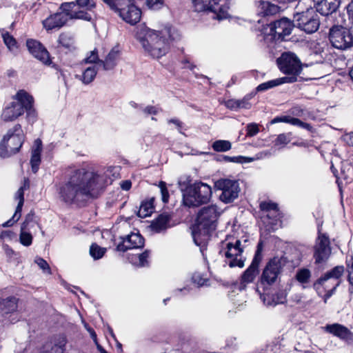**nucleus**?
Segmentation results:
<instances>
[{
    "mask_svg": "<svg viewBox=\"0 0 353 353\" xmlns=\"http://www.w3.org/2000/svg\"><path fill=\"white\" fill-rule=\"evenodd\" d=\"M120 167L110 166L105 170L89 171L70 168L59 188L61 199L68 203H77L92 196L119 175Z\"/></svg>",
    "mask_w": 353,
    "mask_h": 353,
    "instance_id": "nucleus-1",
    "label": "nucleus"
},
{
    "mask_svg": "<svg viewBox=\"0 0 353 353\" xmlns=\"http://www.w3.org/2000/svg\"><path fill=\"white\" fill-rule=\"evenodd\" d=\"M220 212L215 205L202 208L197 213L195 226L192 232L196 245L204 246L210 239L211 232L216 228Z\"/></svg>",
    "mask_w": 353,
    "mask_h": 353,
    "instance_id": "nucleus-2",
    "label": "nucleus"
},
{
    "mask_svg": "<svg viewBox=\"0 0 353 353\" xmlns=\"http://www.w3.org/2000/svg\"><path fill=\"white\" fill-rule=\"evenodd\" d=\"M136 38L144 52L152 58L159 59L168 52V40L159 31L141 26L137 28Z\"/></svg>",
    "mask_w": 353,
    "mask_h": 353,
    "instance_id": "nucleus-3",
    "label": "nucleus"
},
{
    "mask_svg": "<svg viewBox=\"0 0 353 353\" xmlns=\"http://www.w3.org/2000/svg\"><path fill=\"white\" fill-rule=\"evenodd\" d=\"M34 99L27 92L21 90L12 97L10 102L3 110L1 118L4 121H12L21 116L26 111L28 117L34 115L33 109Z\"/></svg>",
    "mask_w": 353,
    "mask_h": 353,
    "instance_id": "nucleus-4",
    "label": "nucleus"
},
{
    "mask_svg": "<svg viewBox=\"0 0 353 353\" xmlns=\"http://www.w3.org/2000/svg\"><path fill=\"white\" fill-rule=\"evenodd\" d=\"M25 134L20 124L9 129L0 143V157L8 158L17 153L24 142Z\"/></svg>",
    "mask_w": 353,
    "mask_h": 353,
    "instance_id": "nucleus-5",
    "label": "nucleus"
},
{
    "mask_svg": "<svg viewBox=\"0 0 353 353\" xmlns=\"http://www.w3.org/2000/svg\"><path fill=\"white\" fill-rule=\"evenodd\" d=\"M211 187L202 182H195L188 186L183 194V203L189 208L207 203L212 197Z\"/></svg>",
    "mask_w": 353,
    "mask_h": 353,
    "instance_id": "nucleus-6",
    "label": "nucleus"
},
{
    "mask_svg": "<svg viewBox=\"0 0 353 353\" xmlns=\"http://www.w3.org/2000/svg\"><path fill=\"white\" fill-rule=\"evenodd\" d=\"M103 1L126 23L134 25L140 21L141 11L134 4V0Z\"/></svg>",
    "mask_w": 353,
    "mask_h": 353,
    "instance_id": "nucleus-7",
    "label": "nucleus"
},
{
    "mask_svg": "<svg viewBox=\"0 0 353 353\" xmlns=\"http://www.w3.org/2000/svg\"><path fill=\"white\" fill-rule=\"evenodd\" d=\"M303 3L299 2L296 7V12L294 14V21L296 26L307 34L315 32L319 28V17L312 8H306L305 11H301Z\"/></svg>",
    "mask_w": 353,
    "mask_h": 353,
    "instance_id": "nucleus-8",
    "label": "nucleus"
},
{
    "mask_svg": "<svg viewBox=\"0 0 353 353\" xmlns=\"http://www.w3.org/2000/svg\"><path fill=\"white\" fill-rule=\"evenodd\" d=\"M344 271L343 266H336L330 272H327L324 276L319 278L314 283V288L319 294H321L323 291L326 292L325 294V302L330 298L337 286L339 285V279Z\"/></svg>",
    "mask_w": 353,
    "mask_h": 353,
    "instance_id": "nucleus-9",
    "label": "nucleus"
},
{
    "mask_svg": "<svg viewBox=\"0 0 353 353\" xmlns=\"http://www.w3.org/2000/svg\"><path fill=\"white\" fill-rule=\"evenodd\" d=\"M279 70L286 77L283 78L294 79V83L298 81V76L302 70V64L297 56L292 52H284L277 59Z\"/></svg>",
    "mask_w": 353,
    "mask_h": 353,
    "instance_id": "nucleus-10",
    "label": "nucleus"
},
{
    "mask_svg": "<svg viewBox=\"0 0 353 353\" xmlns=\"http://www.w3.org/2000/svg\"><path fill=\"white\" fill-rule=\"evenodd\" d=\"M222 246L220 252L228 260V263L230 268L244 266L245 259L242 256L243 248L240 240L236 239L234 242H231L226 239L222 242Z\"/></svg>",
    "mask_w": 353,
    "mask_h": 353,
    "instance_id": "nucleus-11",
    "label": "nucleus"
},
{
    "mask_svg": "<svg viewBox=\"0 0 353 353\" xmlns=\"http://www.w3.org/2000/svg\"><path fill=\"white\" fill-rule=\"evenodd\" d=\"M195 11L202 12L209 10L216 14L219 20L228 17L229 8L228 0H192Z\"/></svg>",
    "mask_w": 353,
    "mask_h": 353,
    "instance_id": "nucleus-12",
    "label": "nucleus"
},
{
    "mask_svg": "<svg viewBox=\"0 0 353 353\" xmlns=\"http://www.w3.org/2000/svg\"><path fill=\"white\" fill-rule=\"evenodd\" d=\"M287 259L283 256H275L271 259L264 268L261 276V283L268 285L274 283L281 274Z\"/></svg>",
    "mask_w": 353,
    "mask_h": 353,
    "instance_id": "nucleus-13",
    "label": "nucleus"
},
{
    "mask_svg": "<svg viewBox=\"0 0 353 353\" xmlns=\"http://www.w3.org/2000/svg\"><path fill=\"white\" fill-rule=\"evenodd\" d=\"M330 41L335 48L346 50L353 45V35L350 29L334 26L330 30Z\"/></svg>",
    "mask_w": 353,
    "mask_h": 353,
    "instance_id": "nucleus-14",
    "label": "nucleus"
},
{
    "mask_svg": "<svg viewBox=\"0 0 353 353\" xmlns=\"http://www.w3.org/2000/svg\"><path fill=\"white\" fill-rule=\"evenodd\" d=\"M215 186L218 190L222 191L220 199L225 203L233 202L238 198L241 191L239 183L236 180L219 179L215 183Z\"/></svg>",
    "mask_w": 353,
    "mask_h": 353,
    "instance_id": "nucleus-15",
    "label": "nucleus"
},
{
    "mask_svg": "<svg viewBox=\"0 0 353 353\" xmlns=\"http://www.w3.org/2000/svg\"><path fill=\"white\" fill-rule=\"evenodd\" d=\"M314 258L316 263L325 262L331 254V247L329 237L319 232L314 248Z\"/></svg>",
    "mask_w": 353,
    "mask_h": 353,
    "instance_id": "nucleus-16",
    "label": "nucleus"
},
{
    "mask_svg": "<svg viewBox=\"0 0 353 353\" xmlns=\"http://www.w3.org/2000/svg\"><path fill=\"white\" fill-rule=\"evenodd\" d=\"M294 25L287 18H282L270 24V34L274 39L285 40V37L289 36L293 30Z\"/></svg>",
    "mask_w": 353,
    "mask_h": 353,
    "instance_id": "nucleus-17",
    "label": "nucleus"
},
{
    "mask_svg": "<svg viewBox=\"0 0 353 353\" xmlns=\"http://www.w3.org/2000/svg\"><path fill=\"white\" fill-rule=\"evenodd\" d=\"M29 52L38 60L46 65H50L51 60L48 50L39 41L28 39L26 42Z\"/></svg>",
    "mask_w": 353,
    "mask_h": 353,
    "instance_id": "nucleus-18",
    "label": "nucleus"
},
{
    "mask_svg": "<svg viewBox=\"0 0 353 353\" xmlns=\"http://www.w3.org/2000/svg\"><path fill=\"white\" fill-rule=\"evenodd\" d=\"M144 245V239L139 233H131L122 238V241L118 244L117 250L125 252L130 249L141 248Z\"/></svg>",
    "mask_w": 353,
    "mask_h": 353,
    "instance_id": "nucleus-19",
    "label": "nucleus"
},
{
    "mask_svg": "<svg viewBox=\"0 0 353 353\" xmlns=\"http://www.w3.org/2000/svg\"><path fill=\"white\" fill-rule=\"evenodd\" d=\"M261 260L260 252L257 250L250 265L241 276V284L243 285L244 287L246 284L253 282L256 276L259 274V266Z\"/></svg>",
    "mask_w": 353,
    "mask_h": 353,
    "instance_id": "nucleus-20",
    "label": "nucleus"
},
{
    "mask_svg": "<svg viewBox=\"0 0 353 353\" xmlns=\"http://www.w3.org/2000/svg\"><path fill=\"white\" fill-rule=\"evenodd\" d=\"M68 21V16L63 13L57 12L49 16L43 21L42 23L44 28L47 30L53 29H59L63 27Z\"/></svg>",
    "mask_w": 353,
    "mask_h": 353,
    "instance_id": "nucleus-21",
    "label": "nucleus"
},
{
    "mask_svg": "<svg viewBox=\"0 0 353 353\" xmlns=\"http://www.w3.org/2000/svg\"><path fill=\"white\" fill-rule=\"evenodd\" d=\"M316 10L322 15L327 16L336 12L340 0H313Z\"/></svg>",
    "mask_w": 353,
    "mask_h": 353,
    "instance_id": "nucleus-22",
    "label": "nucleus"
},
{
    "mask_svg": "<svg viewBox=\"0 0 353 353\" xmlns=\"http://www.w3.org/2000/svg\"><path fill=\"white\" fill-rule=\"evenodd\" d=\"M14 199L19 201L17 206L12 217L2 224V226L4 228L12 226L14 223L18 221L21 216V210L24 203L23 188H19L15 193Z\"/></svg>",
    "mask_w": 353,
    "mask_h": 353,
    "instance_id": "nucleus-23",
    "label": "nucleus"
},
{
    "mask_svg": "<svg viewBox=\"0 0 353 353\" xmlns=\"http://www.w3.org/2000/svg\"><path fill=\"white\" fill-rule=\"evenodd\" d=\"M324 330L343 341H347L351 339V331L341 324H327L324 327Z\"/></svg>",
    "mask_w": 353,
    "mask_h": 353,
    "instance_id": "nucleus-24",
    "label": "nucleus"
},
{
    "mask_svg": "<svg viewBox=\"0 0 353 353\" xmlns=\"http://www.w3.org/2000/svg\"><path fill=\"white\" fill-rule=\"evenodd\" d=\"M42 151V141L41 139H37L34 141V145L31 152L30 164L32 170L36 173L41 163V153Z\"/></svg>",
    "mask_w": 353,
    "mask_h": 353,
    "instance_id": "nucleus-25",
    "label": "nucleus"
},
{
    "mask_svg": "<svg viewBox=\"0 0 353 353\" xmlns=\"http://www.w3.org/2000/svg\"><path fill=\"white\" fill-rule=\"evenodd\" d=\"M119 50L117 48H113L106 56L105 60L100 61V66L104 70H112L117 64L119 59Z\"/></svg>",
    "mask_w": 353,
    "mask_h": 353,
    "instance_id": "nucleus-26",
    "label": "nucleus"
},
{
    "mask_svg": "<svg viewBox=\"0 0 353 353\" xmlns=\"http://www.w3.org/2000/svg\"><path fill=\"white\" fill-rule=\"evenodd\" d=\"M294 79H286V78H277L273 80L268 81L267 82L261 83L256 88L258 92H263L268 90V89L274 88L276 86L284 84V83H292Z\"/></svg>",
    "mask_w": 353,
    "mask_h": 353,
    "instance_id": "nucleus-27",
    "label": "nucleus"
},
{
    "mask_svg": "<svg viewBox=\"0 0 353 353\" xmlns=\"http://www.w3.org/2000/svg\"><path fill=\"white\" fill-rule=\"evenodd\" d=\"M97 74L96 66H90L85 68L82 74H76L75 78L81 81L83 84L88 85L92 83Z\"/></svg>",
    "mask_w": 353,
    "mask_h": 353,
    "instance_id": "nucleus-28",
    "label": "nucleus"
},
{
    "mask_svg": "<svg viewBox=\"0 0 353 353\" xmlns=\"http://www.w3.org/2000/svg\"><path fill=\"white\" fill-rule=\"evenodd\" d=\"M170 217L168 214H161L152 223V230L157 232H160L168 228Z\"/></svg>",
    "mask_w": 353,
    "mask_h": 353,
    "instance_id": "nucleus-29",
    "label": "nucleus"
},
{
    "mask_svg": "<svg viewBox=\"0 0 353 353\" xmlns=\"http://www.w3.org/2000/svg\"><path fill=\"white\" fill-rule=\"evenodd\" d=\"M17 307V299L14 296H9L0 300V310L5 314L15 311Z\"/></svg>",
    "mask_w": 353,
    "mask_h": 353,
    "instance_id": "nucleus-30",
    "label": "nucleus"
},
{
    "mask_svg": "<svg viewBox=\"0 0 353 353\" xmlns=\"http://www.w3.org/2000/svg\"><path fill=\"white\" fill-rule=\"evenodd\" d=\"M65 343V341L64 338H62L61 341L58 344H52V342H47L43 345L40 353H62Z\"/></svg>",
    "mask_w": 353,
    "mask_h": 353,
    "instance_id": "nucleus-31",
    "label": "nucleus"
},
{
    "mask_svg": "<svg viewBox=\"0 0 353 353\" xmlns=\"http://www.w3.org/2000/svg\"><path fill=\"white\" fill-rule=\"evenodd\" d=\"M260 209L267 212V217H270V212L275 214V217H279V210L276 203L271 201H263L260 203Z\"/></svg>",
    "mask_w": 353,
    "mask_h": 353,
    "instance_id": "nucleus-32",
    "label": "nucleus"
},
{
    "mask_svg": "<svg viewBox=\"0 0 353 353\" xmlns=\"http://www.w3.org/2000/svg\"><path fill=\"white\" fill-rule=\"evenodd\" d=\"M279 7L268 1H263L260 5V12L264 16L274 15L278 13Z\"/></svg>",
    "mask_w": 353,
    "mask_h": 353,
    "instance_id": "nucleus-33",
    "label": "nucleus"
},
{
    "mask_svg": "<svg viewBox=\"0 0 353 353\" xmlns=\"http://www.w3.org/2000/svg\"><path fill=\"white\" fill-rule=\"evenodd\" d=\"M58 42L67 49L74 48V39L73 35L69 32L61 33L59 37Z\"/></svg>",
    "mask_w": 353,
    "mask_h": 353,
    "instance_id": "nucleus-34",
    "label": "nucleus"
},
{
    "mask_svg": "<svg viewBox=\"0 0 353 353\" xmlns=\"http://www.w3.org/2000/svg\"><path fill=\"white\" fill-rule=\"evenodd\" d=\"M153 199L143 201L140 205L137 215L141 218H145L150 216L153 210Z\"/></svg>",
    "mask_w": 353,
    "mask_h": 353,
    "instance_id": "nucleus-35",
    "label": "nucleus"
},
{
    "mask_svg": "<svg viewBox=\"0 0 353 353\" xmlns=\"http://www.w3.org/2000/svg\"><path fill=\"white\" fill-rule=\"evenodd\" d=\"M1 37L5 45L10 51L13 52L17 49L18 46L16 39L8 32L3 30Z\"/></svg>",
    "mask_w": 353,
    "mask_h": 353,
    "instance_id": "nucleus-36",
    "label": "nucleus"
},
{
    "mask_svg": "<svg viewBox=\"0 0 353 353\" xmlns=\"http://www.w3.org/2000/svg\"><path fill=\"white\" fill-rule=\"evenodd\" d=\"M212 148L216 152H224L231 149L232 144L229 141L217 140L212 143Z\"/></svg>",
    "mask_w": 353,
    "mask_h": 353,
    "instance_id": "nucleus-37",
    "label": "nucleus"
},
{
    "mask_svg": "<svg viewBox=\"0 0 353 353\" xmlns=\"http://www.w3.org/2000/svg\"><path fill=\"white\" fill-rule=\"evenodd\" d=\"M149 252L145 250L142 254H139L138 256H135L134 261L133 258L132 259V262L139 267H144L148 265V259L149 257Z\"/></svg>",
    "mask_w": 353,
    "mask_h": 353,
    "instance_id": "nucleus-38",
    "label": "nucleus"
},
{
    "mask_svg": "<svg viewBox=\"0 0 353 353\" xmlns=\"http://www.w3.org/2000/svg\"><path fill=\"white\" fill-rule=\"evenodd\" d=\"M34 212L31 210L25 218L23 223L21 225L22 230H28L30 228L33 227L34 224L37 223L34 220Z\"/></svg>",
    "mask_w": 353,
    "mask_h": 353,
    "instance_id": "nucleus-39",
    "label": "nucleus"
},
{
    "mask_svg": "<svg viewBox=\"0 0 353 353\" xmlns=\"http://www.w3.org/2000/svg\"><path fill=\"white\" fill-rule=\"evenodd\" d=\"M100 61L97 49L89 52L85 59L82 61L85 63H97L100 65Z\"/></svg>",
    "mask_w": 353,
    "mask_h": 353,
    "instance_id": "nucleus-40",
    "label": "nucleus"
},
{
    "mask_svg": "<svg viewBox=\"0 0 353 353\" xmlns=\"http://www.w3.org/2000/svg\"><path fill=\"white\" fill-rule=\"evenodd\" d=\"M106 249L93 243L90 248V254L94 259H101L105 253Z\"/></svg>",
    "mask_w": 353,
    "mask_h": 353,
    "instance_id": "nucleus-41",
    "label": "nucleus"
},
{
    "mask_svg": "<svg viewBox=\"0 0 353 353\" xmlns=\"http://www.w3.org/2000/svg\"><path fill=\"white\" fill-rule=\"evenodd\" d=\"M311 276V272L308 269L303 268L296 272V279L301 283H307Z\"/></svg>",
    "mask_w": 353,
    "mask_h": 353,
    "instance_id": "nucleus-42",
    "label": "nucleus"
},
{
    "mask_svg": "<svg viewBox=\"0 0 353 353\" xmlns=\"http://www.w3.org/2000/svg\"><path fill=\"white\" fill-rule=\"evenodd\" d=\"M292 139V133H282L278 135L274 141L275 145H282L283 147L290 142Z\"/></svg>",
    "mask_w": 353,
    "mask_h": 353,
    "instance_id": "nucleus-43",
    "label": "nucleus"
},
{
    "mask_svg": "<svg viewBox=\"0 0 353 353\" xmlns=\"http://www.w3.org/2000/svg\"><path fill=\"white\" fill-rule=\"evenodd\" d=\"M70 19H82L90 21L92 19V17L89 13L83 10H75L73 13H70Z\"/></svg>",
    "mask_w": 353,
    "mask_h": 353,
    "instance_id": "nucleus-44",
    "label": "nucleus"
},
{
    "mask_svg": "<svg viewBox=\"0 0 353 353\" xmlns=\"http://www.w3.org/2000/svg\"><path fill=\"white\" fill-rule=\"evenodd\" d=\"M253 97L252 94L245 95L242 99H238V109H246L251 108L252 104L250 100Z\"/></svg>",
    "mask_w": 353,
    "mask_h": 353,
    "instance_id": "nucleus-45",
    "label": "nucleus"
},
{
    "mask_svg": "<svg viewBox=\"0 0 353 353\" xmlns=\"http://www.w3.org/2000/svg\"><path fill=\"white\" fill-rule=\"evenodd\" d=\"M77 6L75 2L63 3L61 6V8L63 10V14L68 16V19H70V13H73Z\"/></svg>",
    "mask_w": 353,
    "mask_h": 353,
    "instance_id": "nucleus-46",
    "label": "nucleus"
},
{
    "mask_svg": "<svg viewBox=\"0 0 353 353\" xmlns=\"http://www.w3.org/2000/svg\"><path fill=\"white\" fill-rule=\"evenodd\" d=\"M192 280L194 283L196 284L199 287L206 285L208 279L204 278L203 274L199 272H195L192 276Z\"/></svg>",
    "mask_w": 353,
    "mask_h": 353,
    "instance_id": "nucleus-47",
    "label": "nucleus"
},
{
    "mask_svg": "<svg viewBox=\"0 0 353 353\" xmlns=\"http://www.w3.org/2000/svg\"><path fill=\"white\" fill-rule=\"evenodd\" d=\"M20 242L22 245L25 246H29L31 245L32 241V236L29 233L27 232L26 230H22L21 228V233H20Z\"/></svg>",
    "mask_w": 353,
    "mask_h": 353,
    "instance_id": "nucleus-48",
    "label": "nucleus"
},
{
    "mask_svg": "<svg viewBox=\"0 0 353 353\" xmlns=\"http://www.w3.org/2000/svg\"><path fill=\"white\" fill-rule=\"evenodd\" d=\"M147 6L152 10H159L164 5V0H145Z\"/></svg>",
    "mask_w": 353,
    "mask_h": 353,
    "instance_id": "nucleus-49",
    "label": "nucleus"
},
{
    "mask_svg": "<svg viewBox=\"0 0 353 353\" xmlns=\"http://www.w3.org/2000/svg\"><path fill=\"white\" fill-rule=\"evenodd\" d=\"M35 263L44 272L48 274H51L50 268L48 263L42 258L38 257L35 259Z\"/></svg>",
    "mask_w": 353,
    "mask_h": 353,
    "instance_id": "nucleus-50",
    "label": "nucleus"
},
{
    "mask_svg": "<svg viewBox=\"0 0 353 353\" xmlns=\"http://www.w3.org/2000/svg\"><path fill=\"white\" fill-rule=\"evenodd\" d=\"M272 296V301L274 303V305L276 306L278 304H283L286 302V297L284 293L278 292L274 294H271Z\"/></svg>",
    "mask_w": 353,
    "mask_h": 353,
    "instance_id": "nucleus-51",
    "label": "nucleus"
},
{
    "mask_svg": "<svg viewBox=\"0 0 353 353\" xmlns=\"http://www.w3.org/2000/svg\"><path fill=\"white\" fill-rule=\"evenodd\" d=\"M141 110L145 117L149 115H156L159 113V108L153 105H147L142 108Z\"/></svg>",
    "mask_w": 353,
    "mask_h": 353,
    "instance_id": "nucleus-52",
    "label": "nucleus"
},
{
    "mask_svg": "<svg viewBox=\"0 0 353 353\" xmlns=\"http://www.w3.org/2000/svg\"><path fill=\"white\" fill-rule=\"evenodd\" d=\"M159 188L161 190L162 201L163 203H168L169 199V194L166 188V183L165 182H160Z\"/></svg>",
    "mask_w": 353,
    "mask_h": 353,
    "instance_id": "nucleus-53",
    "label": "nucleus"
},
{
    "mask_svg": "<svg viewBox=\"0 0 353 353\" xmlns=\"http://www.w3.org/2000/svg\"><path fill=\"white\" fill-rule=\"evenodd\" d=\"M247 136L253 137L255 136L259 131V127L256 123H250L246 127Z\"/></svg>",
    "mask_w": 353,
    "mask_h": 353,
    "instance_id": "nucleus-54",
    "label": "nucleus"
},
{
    "mask_svg": "<svg viewBox=\"0 0 353 353\" xmlns=\"http://www.w3.org/2000/svg\"><path fill=\"white\" fill-rule=\"evenodd\" d=\"M292 125L299 126L301 128L306 129L309 131H310L312 128L309 123L303 122L302 121L297 118H294L293 120H292Z\"/></svg>",
    "mask_w": 353,
    "mask_h": 353,
    "instance_id": "nucleus-55",
    "label": "nucleus"
},
{
    "mask_svg": "<svg viewBox=\"0 0 353 353\" xmlns=\"http://www.w3.org/2000/svg\"><path fill=\"white\" fill-rule=\"evenodd\" d=\"M292 125L299 126L301 128L306 129L309 131H310L312 128L309 123L303 122L302 121L297 118H294L293 120H292Z\"/></svg>",
    "mask_w": 353,
    "mask_h": 353,
    "instance_id": "nucleus-56",
    "label": "nucleus"
},
{
    "mask_svg": "<svg viewBox=\"0 0 353 353\" xmlns=\"http://www.w3.org/2000/svg\"><path fill=\"white\" fill-rule=\"evenodd\" d=\"M225 105L228 109H230L231 110H234V111L239 110L238 99H229L225 102Z\"/></svg>",
    "mask_w": 353,
    "mask_h": 353,
    "instance_id": "nucleus-57",
    "label": "nucleus"
},
{
    "mask_svg": "<svg viewBox=\"0 0 353 353\" xmlns=\"http://www.w3.org/2000/svg\"><path fill=\"white\" fill-rule=\"evenodd\" d=\"M261 299L265 305L272 307L275 306L274 303L272 301V296L271 294H261Z\"/></svg>",
    "mask_w": 353,
    "mask_h": 353,
    "instance_id": "nucleus-58",
    "label": "nucleus"
},
{
    "mask_svg": "<svg viewBox=\"0 0 353 353\" xmlns=\"http://www.w3.org/2000/svg\"><path fill=\"white\" fill-rule=\"evenodd\" d=\"M76 5L79 6L81 8H84L87 6L90 8L94 7V3H90V0H77Z\"/></svg>",
    "mask_w": 353,
    "mask_h": 353,
    "instance_id": "nucleus-59",
    "label": "nucleus"
},
{
    "mask_svg": "<svg viewBox=\"0 0 353 353\" xmlns=\"http://www.w3.org/2000/svg\"><path fill=\"white\" fill-rule=\"evenodd\" d=\"M244 157H241V156H239V157H229V156H224L223 157V159L225 161H228V162H236V163H241L242 161H241L242 159H243Z\"/></svg>",
    "mask_w": 353,
    "mask_h": 353,
    "instance_id": "nucleus-60",
    "label": "nucleus"
},
{
    "mask_svg": "<svg viewBox=\"0 0 353 353\" xmlns=\"http://www.w3.org/2000/svg\"><path fill=\"white\" fill-rule=\"evenodd\" d=\"M168 123H173L176 125V128L178 129L179 132L181 133V128L183 126V123L181 121H179L178 119H171L168 121Z\"/></svg>",
    "mask_w": 353,
    "mask_h": 353,
    "instance_id": "nucleus-61",
    "label": "nucleus"
},
{
    "mask_svg": "<svg viewBox=\"0 0 353 353\" xmlns=\"http://www.w3.org/2000/svg\"><path fill=\"white\" fill-rule=\"evenodd\" d=\"M120 185L122 190L127 191L131 188L132 183L130 180H125L121 181Z\"/></svg>",
    "mask_w": 353,
    "mask_h": 353,
    "instance_id": "nucleus-62",
    "label": "nucleus"
},
{
    "mask_svg": "<svg viewBox=\"0 0 353 353\" xmlns=\"http://www.w3.org/2000/svg\"><path fill=\"white\" fill-rule=\"evenodd\" d=\"M88 332L90 333V336L93 339V341L97 343V334L94 330L92 328L89 327L88 329Z\"/></svg>",
    "mask_w": 353,
    "mask_h": 353,
    "instance_id": "nucleus-63",
    "label": "nucleus"
},
{
    "mask_svg": "<svg viewBox=\"0 0 353 353\" xmlns=\"http://www.w3.org/2000/svg\"><path fill=\"white\" fill-rule=\"evenodd\" d=\"M293 119L294 117L290 116H283L282 117V122L292 124V120H293Z\"/></svg>",
    "mask_w": 353,
    "mask_h": 353,
    "instance_id": "nucleus-64",
    "label": "nucleus"
}]
</instances>
